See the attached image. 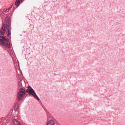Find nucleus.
<instances>
[{"label":"nucleus","instance_id":"3","mask_svg":"<svg viewBox=\"0 0 125 125\" xmlns=\"http://www.w3.org/2000/svg\"><path fill=\"white\" fill-rule=\"evenodd\" d=\"M26 92L30 95H32V96L36 98V99H38L40 101V98H39V97H38V95H37L36 92H35V90H34V89H33L30 86L28 87V89L26 90Z\"/></svg>","mask_w":125,"mask_h":125},{"label":"nucleus","instance_id":"8","mask_svg":"<svg viewBox=\"0 0 125 125\" xmlns=\"http://www.w3.org/2000/svg\"><path fill=\"white\" fill-rule=\"evenodd\" d=\"M13 122L14 123V125H21L20 124V123H19V122H18V121L16 120V119H14L13 120Z\"/></svg>","mask_w":125,"mask_h":125},{"label":"nucleus","instance_id":"1","mask_svg":"<svg viewBox=\"0 0 125 125\" xmlns=\"http://www.w3.org/2000/svg\"><path fill=\"white\" fill-rule=\"evenodd\" d=\"M6 33L7 34V37H10L11 35L10 32V21L9 20V17H7L5 19V24H4L2 27V29L0 31V36L1 35H4Z\"/></svg>","mask_w":125,"mask_h":125},{"label":"nucleus","instance_id":"4","mask_svg":"<svg viewBox=\"0 0 125 125\" xmlns=\"http://www.w3.org/2000/svg\"><path fill=\"white\" fill-rule=\"evenodd\" d=\"M26 94V91L23 88H21L17 94V99L18 101H21L24 96Z\"/></svg>","mask_w":125,"mask_h":125},{"label":"nucleus","instance_id":"7","mask_svg":"<svg viewBox=\"0 0 125 125\" xmlns=\"http://www.w3.org/2000/svg\"><path fill=\"white\" fill-rule=\"evenodd\" d=\"M47 125H55V122L53 120H50L47 123Z\"/></svg>","mask_w":125,"mask_h":125},{"label":"nucleus","instance_id":"6","mask_svg":"<svg viewBox=\"0 0 125 125\" xmlns=\"http://www.w3.org/2000/svg\"><path fill=\"white\" fill-rule=\"evenodd\" d=\"M24 1V0H17L15 2V5L17 7H18L20 5L21 3H22Z\"/></svg>","mask_w":125,"mask_h":125},{"label":"nucleus","instance_id":"2","mask_svg":"<svg viewBox=\"0 0 125 125\" xmlns=\"http://www.w3.org/2000/svg\"><path fill=\"white\" fill-rule=\"evenodd\" d=\"M0 44L8 48H10L11 46L9 40L7 39L5 36H0Z\"/></svg>","mask_w":125,"mask_h":125},{"label":"nucleus","instance_id":"5","mask_svg":"<svg viewBox=\"0 0 125 125\" xmlns=\"http://www.w3.org/2000/svg\"><path fill=\"white\" fill-rule=\"evenodd\" d=\"M11 8H9L8 9H4L2 13V15L4 16V15H7L8 13H11Z\"/></svg>","mask_w":125,"mask_h":125}]
</instances>
